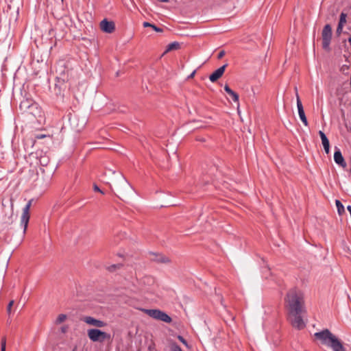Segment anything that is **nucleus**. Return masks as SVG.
Here are the masks:
<instances>
[{
  "label": "nucleus",
  "mask_w": 351,
  "mask_h": 351,
  "mask_svg": "<svg viewBox=\"0 0 351 351\" xmlns=\"http://www.w3.org/2000/svg\"><path fill=\"white\" fill-rule=\"evenodd\" d=\"M288 319L291 326L298 330L306 327L304 317L306 314L304 293L296 287L290 289L285 298Z\"/></svg>",
  "instance_id": "obj_1"
},
{
  "label": "nucleus",
  "mask_w": 351,
  "mask_h": 351,
  "mask_svg": "<svg viewBox=\"0 0 351 351\" xmlns=\"http://www.w3.org/2000/svg\"><path fill=\"white\" fill-rule=\"evenodd\" d=\"M321 343L330 348L332 351H346L342 342L328 329H324L314 334Z\"/></svg>",
  "instance_id": "obj_2"
},
{
  "label": "nucleus",
  "mask_w": 351,
  "mask_h": 351,
  "mask_svg": "<svg viewBox=\"0 0 351 351\" xmlns=\"http://www.w3.org/2000/svg\"><path fill=\"white\" fill-rule=\"evenodd\" d=\"M143 311L149 317L165 323H170L171 318L165 312L158 309H143Z\"/></svg>",
  "instance_id": "obj_3"
},
{
  "label": "nucleus",
  "mask_w": 351,
  "mask_h": 351,
  "mask_svg": "<svg viewBox=\"0 0 351 351\" xmlns=\"http://www.w3.org/2000/svg\"><path fill=\"white\" fill-rule=\"evenodd\" d=\"M88 337L93 342H103L104 340L110 339V335L99 329L93 328L88 330Z\"/></svg>",
  "instance_id": "obj_4"
},
{
  "label": "nucleus",
  "mask_w": 351,
  "mask_h": 351,
  "mask_svg": "<svg viewBox=\"0 0 351 351\" xmlns=\"http://www.w3.org/2000/svg\"><path fill=\"white\" fill-rule=\"evenodd\" d=\"M322 47L325 50L330 49V44L332 38V27L330 25L326 24L322 32Z\"/></svg>",
  "instance_id": "obj_5"
},
{
  "label": "nucleus",
  "mask_w": 351,
  "mask_h": 351,
  "mask_svg": "<svg viewBox=\"0 0 351 351\" xmlns=\"http://www.w3.org/2000/svg\"><path fill=\"white\" fill-rule=\"evenodd\" d=\"M118 177L119 180L115 182L114 186L119 193L124 195L128 191L132 189V186L122 174L119 173Z\"/></svg>",
  "instance_id": "obj_6"
},
{
  "label": "nucleus",
  "mask_w": 351,
  "mask_h": 351,
  "mask_svg": "<svg viewBox=\"0 0 351 351\" xmlns=\"http://www.w3.org/2000/svg\"><path fill=\"white\" fill-rule=\"evenodd\" d=\"M33 199L28 201L27 204L23 209V213L21 217V223L23 226V233L25 234L27 228L29 220V210L32 206Z\"/></svg>",
  "instance_id": "obj_7"
},
{
  "label": "nucleus",
  "mask_w": 351,
  "mask_h": 351,
  "mask_svg": "<svg viewBox=\"0 0 351 351\" xmlns=\"http://www.w3.org/2000/svg\"><path fill=\"white\" fill-rule=\"evenodd\" d=\"M29 109V110L25 114L26 116H32L33 118L38 120L43 117L42 109L36 102H34Z\"/></svg>",
  "instance_id": "obj_8"
},
{
  "label": "nucleus",
  "mask_w": 351,
  "mask_h": 351,
  "mask_svg": "<svg viewBox=\"0 0 351 351\" xmlns=\"http://www.w3.org/2000/svg\"><path fill=\"white\" fill-rule=\"evenodd\" d=\"M295 96H296V101H297V108L298 110L299 117L302 121V122L304 123V125H308V121L306 119V117L304 113V108L302 106V104L301 102V100L300 99L299 95L298 93L297 88L295 87Z\"/></svg>",
  "instance_id": "obj_9"
},
{
  "label": "nucleus",
  "mask_w": 351,
  "mask_h": 351,
  "mask_svg": "<svg viewBox=\"0 0 351 351\" xmlns=\"http://www.w3.org/2000/svg\"><path fill=\"white\" fill-rule=\"evenodd\" d=\"M100 28L103 32L111 34L115 29V25L113 21H109L105 19L100 22Z\"/></svg>",
  "instance_id": "obj_10"
},
{
  "label": "nucleus",
  "mask_w": 351,
  "mask_h": 351,
  "mask_svg": "<svg viewBox=\"0 0 351 351\" xmlns=\"http://www.w3.org/2000/svg\"><path fill=\"white\" fill-rule=\"evenodd\" d=\"M82 320L84 321L87 324L94 326H96L98 328H102V327H104L106 326V322H104L101 320H99V319H97L90 316L84 317L82 318Z\"/></svg>",
  "instance_id": "obj_11"
},
{
  "label": "nucleus",
  "mask_w": 351,
  "mask_h": 351,
  "mask_svg": "<svg viewBox=\"0 0 351 351\" xmlns=\"http://www.w3.org/2000/svg\"><path fill=\"white\" fill-rule=\"evenodd\" d=\"M334 160L335 162L341 167L342 168H346L347 166V164L344 160L343 156H342L341 150L335 147V152L334 153Z\"/></svg>",
  "instance_id": "obj_12"
},
{
  "label": "nucleus",
  "mask_w": 351,
  "mask_h": 351,
  "mask_svg": "<svg viewBox=\"0 0 351 351\" xmlns=\"http://www.w3.org/2000/svg\"><path fill=\"white\" fill-rule=\"evenodd\" d=\"M228 66L227 64L223 65L222 66L219 67L217 70H215L210 76L209 80L212 82H216L218 79H219L223 74L225 69L226 66Z\"/></svg>",
  "instance_id": "obj_13"
},
{
  "label": "nucleus",
  "mask_w": 351,
  "mask_h": 351,
  "mask_svg": "<svg viewBox=\"0 0 351 351\" xmlns=\"http://www.w3.org/2000/svg\"><path fill=\"white\" fill-rule=\"evenodd\" d=\"M35 101L32 99H23L19 105V108L23 114H25Z\"/></svg>",
  "instance_id": "obj_14"
},
{
  "label": "nucleus",
  "mask_w": 351,
  "mask_h": 351,
  "mask_svg": "<svg viewBox=\"0 0 351 351\" xmlns=\"http://www.w3.org/2000/svg\"><path fill=\"white\" fill-rule=\"evenodd\" d=\"M319 135L321 138L322 143L325 150V152L328 154L330 152V143L329 141L326 136V134L322 131H319Z\"/></svg>",
  "instance_id": "obj_15"
},
{
  "label": "nucleus",
  "mask_w": 351,
  "mask_h": 351,
  "mask_svg": "<svg viewBox=\"0 0 351 351\" xmlns=\"http://www.w3.org/2000/svg\"><path fill=\"white\" fill-rule=\"evenodd\" d=\"M180 47V44L177 42H173L169 44L165 50V53L171 51L172 50L178 49Z\"/></svg>",
  "instance_id": "obj_16"
},
{
  "label": "nucleus",
  "mask_w": 351,
  "mask_h": 351,
  "mask_svg": "<svg viewBox=\"0 0 351 351\" xmlns=\"http://www.w3.org/2000/svg\"><path fill=\"white\" fill-rule=\"evenodd\" d=\"M143 27H152V29H153L154 31H156L157 32H162V29L161 28L158 27L155 25L152 24V23H150L149 22H144L143 23Z\"/></svg>",
  "instance_id": "obj_17"
},
{
  "label": "nucleus",
  "mask_w": 351,
  "mask_h": 351,
  "mask_svg": "<svg viewBox=\"0 0 351 351\" xmlns=\"http://www.w3.org/2000/svg\"><path fill=\"white\" fill-rule=\"evenodd\" d=\"M346 19H347V14L344 12H341L339 16V25L344 26V25L346 23Z\"/></svg>",
  "instance_id": "obj_18"
},
{
  "label": "nucleus",
  "mask_w": 351,
  "mask_h": 351,
  "mask_svg": "<svg viewBox=\"0 0 351 351\" xmlns=\"http://www.w3.org/2000/svg\"><path fill=\"white\" fill-rule=\"evenodd\" d=\"M335 204L339 215L344 212V206L339 200L337 199L335 201Z\"/></svg>",
  "instance_id": "obj_19"
},
{
  "label": "nucleus",
  "mask_w": 351,
  "mask_h": 351,
  "mask_svg": "<svg viewBox=\"0 0 351 351\" xmlns=\"http://www.w3.org/2000/svg\"><path fill=\"white\" fill-rule=\"evenodd\" d=\"M66 319V315L65 314H60L56 320V324H60L61 323H62L63 322H64Z\"/></svg>",
  "instance_id": "obj_20"
},
{
  "label": "nucleus",
  "mask_w": 351,
  "mask_h": 351,
  "mask_svg": "<svg viewBox=\"0 0 351 351\" xmlns=\"http://www.w3.org/2000/svg\"><path fill=\"white\" fill-rule=\"evenodd\" d=\"M122 266L121 264H114L108 267V270L110 272L114 271L116 269H119Z\"/></svg>",
  "instance_id": "obj_21"
},
{
  "label": "nucleus",
  "mask_w": 351,
  "mask_h": 351,
  "mask_svg": "<svg viewBox=\"0 0 351 351\" xmlns=\"http://www.w3.org/2000/svg\"><path fill=\"white\" fill-rule=\"evenodd\" d=\"M229 95L232 97V100L234 101V102H239V95L235 93L234 91H232Z\"/></svg>",
  "instance_id": "obj_22"
},
{
  "label": "nucleus",
  "mask_w": 351,
  "mask_h": 351,
  "mask_svg": "<svg viewBox=\"0 0 351 351\" xmlns=\"http://www.w3.org/2000/svg\"><path fill=\"white\" fill-rule=\"evenodd\" d=\"M171 351H182L180 346H179L176 343H173L171 346Z\"/></svg>",
  "instance_id": "obj_23"
},
{
  "label": "nucleus",
  "mask_w": 351,
  "mask_h": 351,
  "mask_svg": "<svg viewBox=\"0 0 351 351\" xmlns=\"http://www.w3.org/2000/svg\"><path fill=\"white\" fill-rule=\"evenodd\" d=\"M46 137L50 138V136L49 135H47V134H38L35 135L34 138L36 140H39V139H43V138H46Z\"/></svg>",
  "instance_id": "obj_24"
},
{
  "label": "nucleus",
  "mask_w": 351,
  "mask_h": 351,
  "mask_svg": "<svg viewBox=\"0 0 351 351\" xmlns=\"http://www.w3.org/2000/svg\"><path fill=\"white\" fill-rule=\"evenodd\" d=\"M5 347H6V339H5V337H3L1 339V350L5 351Z\"/></svg>",
  "instance_id": "obj_25"
},
{
  "label": "nucleus",
  "mask_w": 351,
  "mask_h": 351,
  "mask_svg": "<svg viewBox=\"0 0 351 351\" xmlns=\"http://www.w3.org/2000/svg\"><path fill=\"white\" fill-rule=\"evenodd\" d=\"M343 28V25H341L338 24L337 27V30H336V33H337V34L338 36H339L342 33Z\"/></svg>",
  "instance_id": "obj_26"
},
{
  "label": "nucleus",
  "mask_w": 351,
  "mask_h": 351,
  "mask_svg": "<svg viewBox=\"0 0 351 351\" xmlns=\"http://www.w3.org/2000/svg\"><path fill=\"white\" fill-rule=\"evenodd\" d=\"M13 304H14V300H11L9 302V304L8 305V307H7V311H8V314H10L11 309H12V307Z\"/></svg>",
  "instance_id": "obj_27"
},
{
  "label": "nucleus",
  "mask_w": 351,
  "mask_h": 351,
  "mask_svg": "<svg viewBox=\"0 0 351 351\" xmlns=\"http://www.w3.org/2000/svg\"><path fill=\"white\" fill-rule=\"evenodd\" d=\"M224 90L228 95L232 91L228 84L224 86Z\"/></svg>",
  "instance_id": "obj_28"
},
{
  "label": "nucleus",
  "mask_w": 351,
  "mask_h": 351,
  "mask_svg": "<svg viewBox=\"0 0 351 351\" xmlns=\"http://www.w3.org/2000/svg\"><path fill=\"white\" fill-rule=\"evenodd\" d=\"M93 189H94L95 191H98V192L104 194V192L96 184L94 185Z\"/></svg>",
  "instance_id": "obj_29"
},
{
  "label": "nucleus",
  "mask_w": 351,
  "mask_h": 351,
  "mask_svg": "<svg viewBox=\"0 0 351 351\" xmlns=\"http://www.w3.org/2000/svg\"><path fill=\"white\" fill-rule=\"evenodd\" d=\"M225 55V51H221L219 53H218V56H217V58L218 59H221L223 57V56Z\"/></svg>",
  "instance_id": "obj_30"
},
{
  "label": "nucleus",
  "mask_w": 351,
  "mask_h": 351,
  "mask_svg": "<svg viewBox=\"0 0 351 351\" xmlns=\"http://www.w3.org/2000/svg\"><path fill=\"white\" fill-rule=\"evenodd\" d=\"M169 261L167 258H162L161 260H160V262L162 263H168Z\"/></svg>",
  "instance_id": "obj_31"
},
{
  "label": "nucleus",
  "mask_w": 351,
  "mask_h": 351,
  "mask_svg": "<svg viewBox=\"0 0 351 351\" xmlns=\"http://www.w3.org/2000/svg\"><path fill=\"white\" fill-rule=\"evenodd\" d=\"M179 339H180V341H181L183 343L186 344V340H185L182 337L179 336Z\"/></svg>",
  "instance_id": "obj_32"
},
{
  "label": "nucleus",
  "mask_w": 351,
  "mask_h": 351,
  "mask_svg": "<svg viewBox=\"0 0 351 351\" xmlns=\"http://www.w3.org/2000/svg\"><path fill=\"white\" fill-rule=\"evenodd\" d=\"M195 74V71H194L189 76V78H192L194 77Z\"/></svg>",
  "instance_id": "obj_33"
},
{
  "label": "nucleus",
  "mask_w": 351,
  "mask_h": 351,
  "mask_svg": "<svg viewBox=\"0 0 351 351\" xmlns=\"http://www.w3.org/2000/svg\"><path fill=\"white\" fill-rule=\"evenodd\" d=\"M159 2H162V3H167L169 2V0H158Z\"/></svg>",
  "instance_id": "obj_34"
},
{
  "label": "nucleus",
  "mask_w": 351,
  "mask_h": 351,
  "mask_svg": "<svg viewBox=\"0 0 351 351\" xmlns=\"http://www.w3.org/2000/svg\"><path fill=\"white\" fill-rule=\"evenodd\" d=\"M348 42L350 43V45H351V35H350V37L348 38Z\"/></svg>",
  "instance_id": "obj_35"
},
{
  "label": "nucleus",
  "mask_w": 351,
  "mask_h": 351,
  "mask_svg": "<svg viewBox=\"0 0 351 351\" xmlns=\"http://www.w3.org/2000/svg\"><path fill=\"white\" fill-rule=\"evenodd\" d=\"M343 67H346V69H349V66L344 65Z\"/></svg>",
  "instance_id": "obj_36"
},
{
  "label": "nucleus",
  "mask_w": 351,
  "mask_h": 351,
  "mask_svg": "<svg viewBox=\"0 0 351 351\" xmlns=\"http://www.w3.org/2000/svg\"><path fill=\"white\" fill-rule=\"evenodd\" d=\"M350 173H351V167H350Z\"/></svg>",
  "instance_id": "obj_37"
},
{
  "label": "nucleus",
  "mask_w": 351,
  "mask_h": 351,
  "mask_svg": "<svg viewBox=\"0 0 351 351\" xmlns=\"http://www.w3.org/2000/svg\"><path fill=\"white\" fill-rule=\"evenodd\" d=\"M62 1H63V0H62Z\"/></svg>",
  "instance_id": "obj_38"
}]
</instances>
